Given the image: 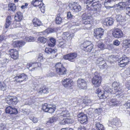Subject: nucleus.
Here are the masks:
<instances>
[{
  "mask_svg": "<svg viewBox=\"0 0 130 130\" xmlns=\"http://www.w3.org/2000/svg\"><path fill=\"white\" fill-rule=\"evenodd\" d=\"M95 0H86L87 4L86 8L89 10H93L97 12H99L101 5L98 1H95Z\"/></svg>",
  "mask_w": 130,
  "mask_h": 130,
  "instance_id": "nucleus-1",
  "label": "nucleus"
},
{
  "mask_svg": "<svg viewBox=\"0 0 130 130\" xmlns=\"http://www.w3.org/2000/svg\"><path fill=\"white\" fill-rule=\"evenodd\" d=\"M113 88L110 89L109 87L108 90L109 92V94L110 93L115 94L117 92H118V94L119 96H121L122 94V92L123 91L121 88L120 84L119 82H114L112 84Z\"/></svg>",
  "mask_w": 130,
  "mask_h": 130,
  "instance_id": "nucleus-2",
  "label": "nucleus"
},
{
  "mask_svg": "<svg viewBox=\"0 0 130 130\" xmlns=\"http://www.w3.org/2000/svg\"><path fill=\"white\" fill-rule=\"evenodd\" d=\"M55 67L56 73L60 76L66 74V69L61 63H57Z\"/></svg>",
  "mask_w": 130,
  "mask_h": 130,
  "instance_id": "nucleus-3",
  "label": "nucleus"
},
{
  "mask_svg": "<svg viewBox=\"0 0 130 130\" xmlns=\"http://www.w3.org/2000/svg\"><path fill=\"white\" fill-rule=\"evenodd\" d=\"M104 91L103 93L101 92V90L99 88L97 89L96 91V93L98 94V96L101 99H105L109 95V92L108 90L109 87L106 86L104 87Z\"/></svg>",
  "mask_w": 130,
  "mask_h": 130,
  "instance_id": "nucleus-4",
  "label": "nucleus"
},
{
  "mask_svg": "<svg viewBox=\"0 0 130 130\" xmlns=\"http://www.w3.org/2000/svg\"><path fill=\"white\" fill-rule=\"evenodd\" d=\"M94 75V77L92 79V82L94 86L98 87L101 85V77L97 72H95Z\"/></svg>",
  "mask_w": 130,
  "mask_h": 130,
  "instance_id": "nucleus-5",
  "label": "nucleus"
},
{
  "mask_svg": "<svg viewBox=\"0 0 130 130\" xmlns=\"http://www.w3.org/2000/svg\"><path fill=\"white\" fill-rule=\"evenodd\" d=\"M43 0H33L31 4L35 7L38 6L42 12L44 13L45 10V5L42 2Z\"/></svg>",
  "mask_w": 130,
  "mask_h": 130,
  "instance_id": "nucleus-6",
  "label": "nucleus"
},
{
  "mask_svg": "<svg viewBox=\"0 0 130 130\" xmlns=\"http://www.w3.org/2000/svg\"><path fill=\"white\" fill-rule=\"evenodd\" d=\"M5 100L7 103L9 105H15L18 103L17 98L15 96L8 95L6 96Z\"/></svg>",
  "mask_w": 130,
  "mask_h": 130,
  "instance_id": "nucleus-7",
  "label": "nucleus"
},
{
  "mask_svg": "<svg viewBox=\"0 0 130 130\" xmlns=\"http://www.w3.org/2000/svg\"><path fill=\"white\" fill-rule=\"evenodd\" d=\"M27 79V76L24 73L18 74L14 78V81L15 82L19 83L26 81Z\"/></svg>",
  "mask_w": 130,
  "mask_h": 130,
  "instance_id": "nucleus-8",
  "label": "nucleus"
},
{
  "mask_svg": "<svg viewBox=\"0 0 130 130\" xmlns=\"http://www.w3.org/2000/svg\"><path fill=\"white\" fill-rule=\"evenodd\" d=\"M42 108L44 111L50 113H53L55 109V106L49 104L48 105L47 103H45L43 105Z\"/></svg>",
  "mask_w": 130,
  "mask_h": 130,
  "instance_id": "nucleus-9",
  "label": "nucleus"
},
{
  "mask_svg": "<svg viewBox=\"0 0 130 130\" xmlns=\"http://www.w3.org/2000/svg\"><path fill=\"white\" fill-rule=\"evenodd\" d=\"M129 61L128 58L125 55L120 58L118 60V62L120 63L119 64L121 67L125 66L128 64Z\"/></svg>",
  "mask_w": 130,
  "mask_h": 130,
  "instance_id": "nucleus-10",
  "label": "nucleus"
},
{
  "mask_svg": "<svg viewBox=\"0 0 130 130\" xmlns=\"http://www.w3.org/2000/svg\"><path fill=\"white\" fill-rule=\"evenodd\" d=\"M77 56V55L76 53H71L64 56L63 58L64 59L68 60L70 61L73 62L75 61V59Z\"/></svg>",
  "mask_w": 130,
  "mask_h": 130,
  "instance_id": "nucleus-11",
  "label": "nucleus"
},
{
  "mask_svg": "<svg viewBox=\"0 0 130 130\" xmlns=\"http://www.w3.org/2000/svg\"><path fill=\"white\" fill-rule=\"evenodd\" d=\"M80 122L82 124H86L88 122V118L86 115L83 113H81L77 115Z\"/></svg>",
  "mask_w": 130,
  "mask_h": 130,
  "instance_id": "nucleus-12",
  "label": "nucleus"
},
{
  "mask_svg": "<svg viewBox=\"0 0 130 130\" xmlns=\"http://www.w3.org/2000/svg\"><path fill=\"white\" fill-rule=\"evenodd\" d=\"M104 29L101 28H97L94 30V36L98 39L101 38L103 36Z\"/></svg>",
  "mask_w": 130,
  "mask_h": 130,
  "instance_id": "nucleus-13",
  "label": "nucleus"
},
{
  "mask_svg": "<svg viewBox=\"0 0 130 130\" xmlns=\"http://www.w3.org/2000/svg\"><path fill=\"white\" fill-rule=\"evenodd\" d=\"M41 66L40 62H32L28 63L26 65V67L29 69L30 67H32V68L31 69L32 71H34L36 70L38 67H40Z\"/></svg>",
  "mask_w": 130,
  "mask_h": 130,
  "instance_id": "nucleus-14",
  "label": "nucleus"
},
{
  "mask_svg": "<svg viewBox=\"0 0 130 130\" xmlns=\"http://www.w3.org/2000/svg\"><path fill=\"white\" fill-rule=\"evenodd\" d=\"M77 85L79 88L82 89H85L87 87V82L84 79H79L77 80Z\"/></svg>",
  "mask_w": 130,
  "mask_h": 130,
  "instance_id": "nucleus-15",
  "label": "nucleus"
},
{
  "mask_svg": "<svg viewBox=\"0 0 130 130\" xmlns=\"http://www.w3.org/2000/svg\"><path fill=\"white\" fill-rule=\"evenodd\" d=\"M113 31L112 34L114 37L118 38L123 37V33L120 29L115 28Z\"/></svg>",
  "mask_w": 130,
  "mask_h": 130,
  "instance_id": "nucleus-16",
  "label": "nucleus"
},
{
  "mask_svg": "<svg viewBox=\"0 0 130 130\" xmlns=\"http://www.w3.org/2000/svg\"><path fill=\"white\" fill-rule=\"evenodd\" d=\"M73 81L69 78H66L62 80V83L64 87L69 88L73 84Z\"/></svg>",
  "mask_w": 130,
  "mask_h": 130,
  "instance_id": "nucleus-17",
  "label": "nucleus"
},
{
  "mask_svg": "<svg viewBox=\"0 0 130 130\" xmlns=\"http://www.w3.org/2000/svg\"><path fill=\"white\" fill-rule=\"evenodd\" d=\"M9 54L12 58L14 59H17L18 57V52L15 49H11L9 51Z\"/></svg>",
  "mask_w": 130,
  "mask_h": 130,
  "instance_id": "nucleus-18",
  "label": "nucleus"
},
{
  "mask_svg": "<svg viewBox=\"0 0 130 130\" xmlns=\"http://www.w3.org/2000/svg\"><path fill=\"white\" fill-rule=\"evenodd\" d=\"M25 42L23 41H13V45L14 47H20L24 45Z\"/></svg>",
  "mask_w": 130,
  "mask_h": 130,
  "instance_id": "nucleus-19",
  "label": "nucleus"
},
{
  "mask_svg": "<svg viewBox=\"0 0 130 130\" xmlns=\"http://www.w3.org/2000/svg\"><path fill=\"white\" fill-rule=\"evenodd\" d=\"M23 15L20 11L17 12L15 15V19L17 21L20 22L23 19Z\"/></svg>",
  "mask_w": 130,
  "mask_h": 130,
  "instance_id": "nucleus-20",
  "label": "nucleus"
},
{
  "mask_svg": "<svg viewBox=\"0 0 130 130\" xmlns=\"http://www.w3.org/2000/svg\"><path fill=\"white\" fill-rule=\"evenodd\" d=\"M12 22V19L10 16H8L6 19V22L5 25L6 28H7L10 25Z\"/></svg>",
  "mask_w": 130,
  "mask_h": 130,
  "instance_id": "nucleus-21",
  "label": "nucleus"
},
{
  "mask_svg": "<svg viewBox=\"0 0 130 130\" xmlns=\"http://www.w3.org/2000/svg\"><path fill=\"white\" fill-rule=\"evenodd\" d=\"M113 21L112 18H107L104 22V25L107 26H110L113 24Z\"/></svg>",
  "mask_w": 130,
  "mask_h": 130,
  "instance_id": "nucleus-22",
  "label": "nucleus"
},
{
  "mask_svg": "<svg viewBox=\"0 0 130 130\" xmlns=\"http://www.w3.org/2000/svg\"><path fill=\"white\" fill-rule=\"evenodd\" d=\"M83 19V23L84 24H90L92 22V18L91 17L88 16L86 18L85 17H84Z\"/></svg>",
  "mask_w": 130,
  "mask_h": 130,
  "instance_id": "nucleus-23",
  "label": "nucleus"
},
{
  "mask_svg": "<svg viewBox=\"0 0 130 130\" xmlns=\"http://www.w3.org/2000/svg\"><path fill=\"white\" fill-rule=\"evenodd\" d=\"M33 22L35 26H39L42 25L41 21L36 18H35L33 19Z\"/></svg>",
  "mask_w": 130,
  "mask_h": 130,
  "instance_id": "nucleus-24",
  "label": "nucleus"
},
{
  "mask_svg": "<svg viewBox=\"0 0 130 130\" xmlns=\"http://www.w3.org/2000/svg\"><path fill=\"white\" fill-rule=\"evenodd\" d=\"M50 42L48 43V45L51 47H53L56 44V40L53 38H51L49 39Z\"/></svg>",
  "mask_w": 130,
  "mask_h": 130,
  "instance_id": "nucleus-25",
  "label": "nucleus"
},
{
  "mask_svg": "<svg viewBox=\"0 0 130 130\" xmlns=\"http://www.w3.org/2000/svg\"><path fill=\"white\" fill-rule=\"evenodd\" d=\"M60 114L61 115L59 116V119L62 118L63 117H69L70 116L69 112L67 110L62 111Z\"/></svg>",
  "mask_w": 130,
  "mask_h": 130,
  "instance_id": "nucleus-26",
  "label": "nucleus"
},
{
  "mask_svg": "<svg viewBox=\"0 0 130 130\" xmlns=\"http://www.w3.org/2000/svg\"><path fill=\"white\" fill-rule=\"evenodd\" d=\"M95 128L96 130H104L103 125L99 122L96 123Z\"/></svg>",
  "mask_w": 130,
  "mask_h": 130,
  "instance_id": "nucleus-27",
  "label": "nucleus"
},
{
  "mask_svg": "<svg viewBox=\"0 0 130 130\" xmlns=\"http://www.w3.org/2000/svg\"><path fill=\"white\" fill-rule=\"evenodd\" d=\"M63 35L64 37L67 40L71 39L74 36L73 34H70L68 32H64Z\"/></svg>",
  "mask_w": 130,
  "mask_h": 130,
  "instance_id": "nucleus-28",
  "label": "nucleus"
},
{
  "mask_svg": "<svg viewBox=\"0 0 130 130\" xmlns=\"http://www.w3.org/2000/svg\"><path fill=\"white\" fill-rule=\"evenodd\" d=\"M81 7L80 5H77L73 6L72 10L74 12H77L81 11Z\"/></svg>",
  "mask_w": 130,
  "mask_h": 130,
  "instance_id": "nucleus-29",
  "label": "nucleus"
},
{
  "mask_svg": "<svg viewBox=\"0 0 130 130\" xmlns=\"http://www.w3.org/2000/svg\"><path fill=\"white\" fill-rule=\"evenodd\" d=\"M118 102L116 99H112L110 100L108 103V105L110 106L112 105H116L117 106V104Z\"/></svg>",
  "mask_w": 130,
  "mask_h": 130,
  "instance_id": "nucleus-30",
  "label": "nucleus"
},
{
  "mask_svg": "<svg viewBox=\"0 0 130 130\" xmlns=\"http://www.w3.org/2000/svg\"><path fill=\"white\" fill-rule=\"evenodd\" d=\"M45 53L50 54L55 53L56 52V50H55L53 49H52L51 48H46L45 49Z\"/></svg>",
  "mask_w": 130,
  "mask_h": 130,
  "instance_id": "nucleus-31",
  "label": "nucleus"
},
{
  "mask_svg": "<svg viewBox=\"0 0 130 130\" xmlns=\"http://www.w3.org/2000/svg\"><path fill=\"white\" fill-rule=\"evenodd\" d=\"M125 6V3L120 2L117 5V7L118 9L121 10L123 8H124Z\"/></svg>",
  "mask_w": 130,
  "mask_h": 130,
  "instance_id": "nucleus-32",
  "label": "nucleus"
},
{
  "mask_svg": "<svg viewBox=\"0 0 130 130\" xmlns=\"http://www.w3.org/2000/svg\"><path fill=\"white\" fill-rule=\"evenodd\" d=\"M96 45L99 50H103L105 48V45L102 42L97 43Z\"/></svg>",
  "mask_w": 130,
  "mask_h": 130,
  "instance_id": "nucleus-33",
  "label": "nucleus"
},
{
  "mask_svg": "<svg viewBox=\"0 0 130 130\" xmlns=\"http://www.w3.org/2000/svg\"><path fill=\"white\" fill-rule=\"evenodd\" d=\"M49 89L47 88H40L39 90V93H47L49 92Z\"/></svg>",
  "mask_w": 130,
  "mask_h": 130,
  "instance_id": "nucleus-34",
  "label": "nucleus"
},
{
  "mask_svg": "<svg viewBox=\"0 0 130 130\" xmlns=\"http://www.w3.org/2000/svg\"><path fill=\"white\" fill-rule=\"evenodd\" d=\"M59 118V116H53L49 119V121L48 122L50 123H52L56 121Z\"/></svg>",
  "mask_w": 130,
  "mask_h": 130,
  "instance_id": "nucleus-35",
  "label": "nucleus"
},
{
  "mask_svg": "<svg viewBox=\"0 0 130 130\" xmlns=\"http://www.w3.org/2000/svg\"><path fill=\"white\" fill-rule=\"evenodd\" d=\"M116 20L119 22H124L125 20L121 15H117L116 17Z\"/></svg>",
  "mask_w": 130,
  "mask_h": 130,
  "instance_id": "nucleus-36",
  "label": "nucleus"
},
{
  "mask_svg": "<svg viewBox=\"0 0 130 130\" xmlns=\"http://www.w3.org/2000/svg\"><path fill=\"white\" fill-rule=\"evenodd\" d=\"M62 19L59 15H58L56 18L55 22L57 24H60L62 22Z\"/></svg>",
  "mask_w": 130,
  "mask_h": 130,
  "instance_id": "nucleus-37",
  "label": "nucleus"
},
{
  "mask_svg": "<svg viewBox=\"0 0 130 130\" xmlns=\"http://www.w3.org/2000/svg\"><path fill=\"white\" fill-rule=\"evenodd\" d=\"M38 40L39 42L44 43L47 41V39L45 38L40 37L38 38Z\"/></svg>",
  "mask_w": 130,
  "mask_h": 130,
  "instance_id": "nucleus-38",
  "label": "nucleus"
},
{
  "mask_svg": "<svg viewBox=\"0 0 130 130\" xmlns=\"http://www.w3.org/2000/svg\"><path fill=\"white\" fill-rule=\"evenodd\" d=\"M93 45L92 43L87 47L85 48L84 50L85 51H87L88 52H90L93 48Z\"/></svg>",
  "mask_w": 130,
  "mask_h": 130,
  "instance_id": "nucleus-39",
  "label": "nucleus"
},
{
  "mask_svg": "<svg viewBox=\"0 0 130 130\" xmlns=\"http://www.w3.org/2000/svg\"><path fill=\"white\" fill-rule=\"evenodd\" d=\"M92 101L89 99L87 98L84 100L83 103L87 105H89L91 103Z\"/></svg>",
  "mask_w": 130,
  "mask_h": 130,
  "instance_id": "nucleus-40",
  "label": "nucleus"
},
{
  "mask_svg": "<svg viewBox=\"0 0 130 130\" xmlns=\"http://www.w3.org/2000/svg\"><path fill=\"white\" fill-rule=\"evenodd\" d=\"M12 107L9 106L7 107L6 109V112L7 113L12 114Z\"/></svg>",
  "mask_w": 130,
  "mask_h": 130,
  "instance_id": "nucleus-41",
  "label": "nucleus"
},
{
  "mask_svg": "<svg viewBox=\"0 0 130 130\" xmlns=\"http://www.w3.org/2000/svg\"><path fill=\"white\" fill-rule=\"evenodd\" d=\"M92 44V43L90 41H86L84 42L83 44V46L85 48L88 46Z\"/></svg>",
  "mask_w": 130,
  "mask_h": 130,
  "instance_id": "nucleus-42",
  "label": "nucleus"
},
{
  "mask_svg": "<svg viewBox=\"0 0 130 130\" xmlns=\"http://www.w3.org/2000/svg\"><path fill=\"white\" fill-rule=\"evenodd\" d=\"M9 9L13 12L14 11L16 10V6L15 4H11L9 6Z\"/></svg>",
  "mask_w": 130,
  "mask_h": 130,
  "instance_id": "nucleus-43",
  "label": "nucleus"
},
{
  "mask_svg": "<svg viewBox=\"0 0 130 130\" xmlns=\"http://www.w3.org/2000/svg\"><path fill=\"white\" fill-rule=\"evenodd\" d=\"M6 85L4 83H2L0 82V90L3 91L5 90L6 89Z\"/></svg>",
  "mask_w": 130,
  "mask_h": 130,
  "instance_id": "nucleus-44",
  "label": "nucleus"
},
{
  "mask_svg": "<svg viewBox=\"0 0 130 130\" xmlns=\"http://www.w3.org/2000/svg\"><path fill=\"white\" fill-rule=\"evenodd\" d=\"M66 121L67 124H72L74 122V120L72 119L66 118Z\"/></svg>",
  "mask_w": 130,
  "mask_h": 130,
  "instance_id": "nucleus-45",
  "label": "nucleus"
},
{
  "mask_svg": "<svg viewBox=\"0 0 130 130\" xmlns=\"http://www.w3.org/2000/svg\"><path fill=\"white\" fill-rule=\"evenodd\" d=\"M113 2V0H105L104 5L106 6L109 5Z\"/></svg>",
  "mask_w": 130,
  "mask_h": 130,
  "instance_id": "nucleus-46",
  "label": "nucleus"
},
{
  "mask_svg": "<svg viewBox=\"0 0 130 130\" xmlns=\"http://www.w3.org/2000/svg\"><path fill=\"white\" fill-rule=\"evenodd\" d=\"M25 40L28 42H31L34 40V38L31 36L27 37L25 38Z\"/></svg>",
  "mask_w": 130,
  "mask_h": 130,
  "instance_id": "nucleus-47",
  "label": "nucleus"
},
{
  "mask_svg": "<svg viewBox=\"0 0 130 130\" xmlns=\"http://www.w3.org/2000/svg\"><path fill=\"white\" fill-rule=\"evenodd\" d=\"M12 114L16 115L18 113L17 109L14 107H12Z\"/></svg>",
  "mask_w": 130,
  "mask_h": 130,
  "instance_id": "nucleus-48",
  "label": "nucleus"
},
{
  "mask_svg": "<svg viewBox=\"0 0 130 130\" xmlns=\"http://www.w3.org/2000/svg\"><path fill=\"white\" fill-rule=\"evenodd\" d=\"M29 119L34 123H37L38 121L37 119L35 117H30Z\"/></svg>",
  "mask_w": 130,
  "mask_h": 130,
  "instance_id": "nucleus-49",
  "label": "nucleus"
},
{
  "mask_svg": "<svg viewBox=\"0 0 130 130\" xmlns=\"http://www.w3.org/2000/svg\"><path fill=\"white\" fill-rule=\"evenodd\" d=\"M129 40L126 39L124 40L123 41V43L124 45L127 46V47H129V43H128Z\"/></svg>",
  "mask_w": 130,
  "mask_h": 130,
  "instance_id": "nucleus-50",
  "label": "nucleus"
},
{
  "mask_svg": "<svg viewBox=\"0 0 130 130\" xmlns=\"http://www.w3.org/2000/svg\"><path fill=\"white\" fill-rule=\"evenodd\" d=\"M78 26L77 25H73L71 27V29L74 30L75 31H77L78 29Z\"/></svg>",
  "mask_w": 130,
  "mask_h": 130,
  "instance_id": "nucleus-51",
  "label": "nucleus"
},
{
  "mask_svg": "<svg viewBox=\"0 0 130 130\" xmlns=\"http://www.w3.org/2000/svg\"><path fill=\"white\" fill-rule=\"evenodd\" d=\"M126 14L130 16V7H126Z\"/></svg>",
  "mask_w": 130,
  "mask_h": 130,
  "instance_id": "nucleus-52",
  "label": "nucleus"
},
{
  "mask_svg": "<svg viewBox=\"0 0 130 130\" xmlns=\"http://www.w3.org/2000/svg\"><path fill=\"white\" fill-rule=\"evenodd\" d=\"M67 16L68 18L74 19L75 18V16L72 15L70 12H68Z\"/></svg>",
  "mask_w": 130,
  "mask_h": 130,
  "instance_id": "nucleus-53",
  "label": "nucleus"
},
{
  "mask_svg": "<svg viewBox=\"0 0 130 130\" xmlns=\"http://www.w3.org/2000/svg\"><path fill=\"white\" fill-rule=\"evenodd\" d=\"M32 103L31 100V99H29L26 101L25 104L26 105H31Z\"/></svg>",
  "mask_w": 130,
  "mask_h": 130,
  "instance_id": "nucleus-54",
  "label": "nucleus"
},
{
  "mask_svg": "<svg viewBox=\"0 0 130 130\" xmlns=\"http://www.w3.org/2000/svg\"><path fill=\"white\" fill-rule=\"evenodd\" d=\"M113 44L116 46H118L120 44V42L117 40L114 41L113 42Z\"/></svg>",
  "mask_w": 130,
  "mask_h": 130,
  "instance_id": "nucleus-55",
  "label": "nucleus"
},
{
  "mask_svg": "<svg viewBox=\"0 0 130 130\" xmlns=\"http://www.w3.org/2000/svg\"><path fill=\"white\" fill-rule=\"evenodd\" d=\"M97 61L100 62H101V63H104V59L102 57H100L98 58L97 59Z\"/></svg>",
  "mask_w": 130,
  "mask_h": 130,
  "instance_id": "nucleus-56",
  "label": "nucleus"
},
{
  "mask_svg": "<svg viewBox=\"0 0 130 130\" xmlns=\"http://www.w3.org/2000/svg\"><path fill=\"white\" fill-rule=\"evenodd\" d=\"M66 119H63V120H62L61 121L59 122L60 124V125H64L67 124V122L66 121Z\"/></svg>",
  "mask_w": 130,
  "mask_h": 130,
  "instance_id": "nucleus-57",
  "label": "nucleus"
},
{
  "mask_svg": "<svg viewBox=\"0 0 130 130\" xmlns=\"http://www.w3.org/2000/svg\"><path fill=\"white\" fill-rule=\"evenodd\" d=\"M43 58L42 55H40L38 58V60L39 61H42L43 60Z\"/></svg>",
  "mask_w": 130,
  "mask_h": 130,
  "instance_id": "nucleus-58",
  "label": "nucleus"
},
{
  "mask_svg": "<svg viewBox=\"0 0 130 130\" xmlns=\"http://www.w3.org/2000/svg\"><path fill=\"white\" fill-rule=\"evenodd\" d=\"M5 125L1 123L0 124V130H4L5 128Z\"/></svg>",
  "mask_w": 130,
  "mask_h": 130,
  "instance_id": "nucleus-59",
  "label": "nucleus"
},
{
  "mask_svg": "<svg viewBox=\"0 0 130 130\" xmlns=\"http://www.w3.org/2000/svg\"><path fill=\"white\" fill-rule=\"evenodd\" d=\"M6 39V38L4 35H1L0 36V43L3 40Z\"/></svg>",
  "mask_w": 130,
  "mask_h": 130,
  "instance_id": "nucleus-60",
  "label": "nucleus"
},
{
  "mask_svg": "<svg viewBox=\"0 0 130 130\" xmlns=\"http://www.w3.org/2000/svg\"><path fill=\"white\" fill-rule=\"evenodd\" d=\"M9 36L10 37H11L14 39H16L17 38V37L14 35L10 34L9 35Z\"/></svg>",
  "mask_w": 130,
  "mask_h": 130,
  "instance_id": "nucleus-61",
  "label": "nucleus"
},
{
  "mask_svg": "<svg viewBox=\"0 0 130 130\" xmlns=\"http://www.w3.org/2000/svg\"><path fill=\"white\" fill-rule=\"evenodd\" d=\"M130 102H128L124 104V106L126 107V108H129V107L130 106Z\"/></svg>",
  "mask_w": 130,
  "mask_h": 130,
  "instance_id": "nucleus-62",
  "label": "nucleus"
},
{
  "mask_svg": "<svg viewBox=\"0 0 130 130\" xmlns=\"http://www.w3.org/2000/svg\"><path fill=\"white\" fill-rule=\"evenodd\" d=\"M62 42H61L60 43V45H59V46L60 45V47L62 48H64L65 46H66V44L65 43H63L62 44Z\"/></svg>",
  "mask_w": 130,
  "mask_h": 130,
  "instance_id": "nucleus-63",
  "label": "nucleus"
},
{
  "mask_svg": "<svg viewBox=\"0 0 130 130\" xmlns=\"http://www.w3.org/2000/svg\"><path fill=\"white\" fill-rule=\"evenodd\" d=\"M78 130H86V128L84 126H81L78 128Z\"/></svg>",
  "mask_w": 130,
  "mask_h": 130,
  "instance_id": "nucleus-64",
  "label": "nucleus"
}]
</instances>
